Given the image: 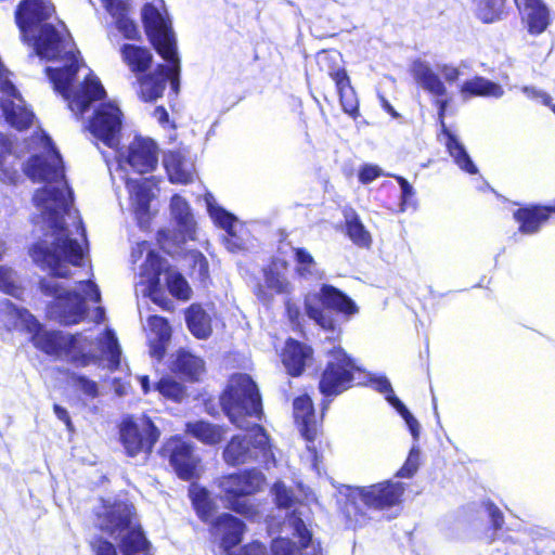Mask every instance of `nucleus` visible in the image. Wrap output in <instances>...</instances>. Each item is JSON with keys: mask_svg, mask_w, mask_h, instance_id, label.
<instances>
[{"mask_svg": "<svg viewBox=\"0 0 555 555\" xmlns=\"http://www.w3.org/2000/svg\"><path fill=\"white\" fill-rule=\"evenodd\" d=\"M166 450L170 452V464L177 475L185 480L193 478L198 461L193 454L192 446L176 439L167 443Z\"/></svg>", "mask_w": 555, "mask_h": 555, "instance_id": "19", "label": "nucleus"}, {"mask_svg": "<svg viewBox=\"0 0 555 555\" xmlns=\"http://www.w3.org/2000/svg\"><path fill=\"white\" fill-rule=\"evenodd\" d=\"M198 260H199V268H201V271H204L207 269V262L205 260V258L202 256V255H198Z\"/></svg>", "mask_w": 555, "mask_h": 555, "instance_id": "64", "label": "nucleus"}, {"mask_svg": "<svg viewBox=\"0 0 555 555\" xmlns=\"http://www.w3.org/2000/svg\"><path fill=\"white\" fill-rule=\"evenodd\" d=\"M401 188V198L403 203H406L410 197L414 195L413 186L401 176H392Z\"/></svg>", "mask_w": 555, "mask_h": 555, "instance_id": "55", "label": "nucleus"}, {"mask_svg": "<svg viewBox=\"0 0 555 555\" xmlns=\"http://www.w3.org/2000/svg\"><path fill=\"white\" fill-rule=\"evenodd\" d=\"M126 185L129 191L131 205L137 212L145 214L150 208L153 189L156 186L152 178H127Z\"/></svg>", "mask_w": 555, "mask_h": 555, "instance_id": "26", "label": "nucleus"}, {"mask_svg": "<svg viewBox=\"0 0 555 555\" xmlns=\"http://www.w3.org/2000/svg\"><path fill=\"white\" fill-rule=\"evenodd\" d=\"M551 208L533 206L520 208L515 211L514 218L520 224L519 231L524 234H532L548 219Z\"/></svg>", "mask_w": 555, "mask_h": 555, "instance_id": "31", "label": "nucleus"}, {"mask_svg": "<svg viewBox=\"0 0 555 555\" xmlns=\"http://www.w3.org/2000/svg\"><path fill=\"white\" fill-rule=\"evenodd\" d=\"M104 320V309L99 307L96 309V313H95V321L98 323L102 322Z\"/></svg>", "mask_w": 555, "mask_h": 555, "instance_id": "63", "label": "nucleus"}, {"mask_svg": "<svg viewBox=\"0 0 555 555\" xmlns=\"http://www.w3.org/2000/svg\"><path fill=\"white\" fill-rule=\"evenodd\" d=\"M410 72L416 85L433 96H444L448 94L447 87L429 62L415 60L411 65Z\"/></svg>", "mask_w": 555, "mask_h": 555, "instance_id": "21", "label": "nucleus"}, {"mask_svg": "<svg viewBox=\"0 0 555 555\" xmlns=\"http://www.w3.org/2000/svg\"><path fill=\"white\" fill-rule=\"evenodd\" d=\"M114 391L117 396L121 397L125 396L128 392L129 384L128 383H121L118 379H114L113 382Z\"/></svg>", "mask_w": 555, "mask_h": 555, "instance_id": "59", "label": "nucleus"}, {"mask_svg": "<svg viewBox=\"0 0 555 555\" xmlns=\"http://www.w3.org/2000/svg\"><path fill=\"white\" fill-rule=\"evenodd\" d=\"M318 64L335 81L344 111L348 114L354 113L358 102L349 78L341 67V55L337 51H324L318 55Z\"/></svg>", "mask_w": 555, "mask_h": 555, "instance_id": "15", "label": "nucleus"}, {"mask_svg": "<svg viewBox=\"0 0 555 555\" xmlns=\"http://www.w3.org/2000/svg\"><path fill=\"white\" fill-rule=\"evenodd\" d=\"M99 527L102 531L120 539L119 547L122 555H151L150 543L134 520L131 505H113L99 517Z\"/></svg>", "mask_w": 555, "mask_h": 555, "instance_id": "6", "label": "nucleus"}, {"mask_svg": "<svg viewBox=\"0 0 555 555\" xmlns=\"http://www.w3.org/2000/svg\"><path fill=\"white\" fill-rule=\"evenodd\" d=\"M144 251H146V258L141 266L140 275L145 279L150 288H155L159 284V275L166 269V261L158 254L150 249L147 242L139 243L132 250L133 261H137V258L141 257Z\"/></svg>", "mask_w": 555, "mask_h": 555, "instance_id": "22", "label": "nucleus"}, {"mask_svg": "<svg viewBox=\"0 0 555 555\" xmlns=\"http://www.w3.org/2000/svg\"><path fill=\"white\" fill-rule=\"evenodd\" d=\"M154 116L158 119V121H159L160 124H164V122L168 121V113H167V111H166L164 107H162V106H159V107L155 108V111H154Z\"/></svg>", "mask_w": 555, "mask_h": 555, "instance_id": "60", "label": "nucleus"}, {"mask_svg": "<svg viewBox=\"0 0 555 555\" xmlns=\"http://www.w3.org/2000/svg\"><path fill=\"white\" fill-rule=\"evenodd\" d=\"M27 40H34L36 54L41 59L66 62L63 68L47 67L46 70L54 90L68 101L72 112L83 114L95 101L105 95L103 86L89 73L86 74L80 87L70 93L69 88L79 70V64L74 42L63 23L59 27L44 23L35 31V37Z\"/></svg>", "mask_w": 555, "mask_h": 555, "instance_id": "3", "label": "nucleus"}, {"mask_svg": "<svg viewBox=\"0 0 555 555\" xmlns=\"http://www.w3.org/2000/svg\"><path fill=\"white\" fill-rule=\"evenodd\" d=\"M518 10L530 35H540L547 28L551 16L548 8L543 0L534 4L521 7V9Z\"/></svg>", "mask_w": 555, "mask_h": 555, "instance_id": "29", "label": "nucleus"}, {"mask_svg": "<svg viewBox=\"0 0 555 555\" xmlns=\"http://www.w3.org/2000/svg\"><path fill=\"white\" fill-rule=\"evenodd\" d=\"M347 235L359 247H370L372 237L353 209L344 210Z\"/></svg>", "mask_w": 555, "mask_h": 555, "instance_id": "38", "label": "nucleus"}, {"mask_svg": "<svg viewBox=\"0 0 555 555\" xmlns=\"http://www.w3.org/2000/svg\"><path fill=\"white\" fill-rule=\"evenodd\" d=\"M244 524L230 514L220 515L212 524L214 534L220 538L221 545L229 550L242 541Z\"/></svg>", "mask_w": 555, "mask_h": 555, "instance_id": "24", "label": "nucleus"}, {"mask_svg": "<svg viewBox=\"0 0 555 555\" xmlns=\"http://www.w3.org/2000/svg\"><path fill=\"white\" fill-rule=\"evenodd\" d=\"M34 333V345L48 354L65 357L68 361L78 366L101 364L106 361L105 366L115 370L120 363L121 350L115 334L107 330L98 341V351H93V344L83 335H70L62 332L41 331L40 324Z\"/></svg>", "mask_w": 555, "mask_h": 555, "instance_id": "5", "label": "nucleus"}, {"mask_svg": "<svg viewBox=\"0 0 555 555\" xmlns=\"http://www.w3.org/2000/svg\"><path fill=\"white\" fill-rule=\"evenodd\" d=\"M142 18L152 44L168 63L167 67L158 65L153 73L139 77L141 98L144 101H155L163 95L168 81L171 90L178 93L180 59L170 22L160 10L151 3H146L142 9Z\"/></svg>", "mask_w": 555, "mask_h": 555, "instance_id": "4", "label": "nucleus"}, {"mask_svg": "<svg viewBox=\"0 0 555 555\" xmlns=\"http://www.w3.org/2000/svg\"><path fill=\"white\" fill-rule=\"evenodd\" d=\"M54 9L47 0H24L15 12V21L23 39L35 37V31L48 20Z\"/></svg>", "mask_w": 555, "mask_h": 555, "instance_id": "17", "label": "nucleus"}, {"mask_svg": "<svg viewBox=\"0 0 555 555\" xmlns=\"http://www.w3.org/2000/svg\"><path fill=\"white\" fill-rule=\"evenodd\" d=\"M156 389L164 396L175 401H180L185 396L184 387L171 377L162 378L156 384Z\"/></svg>", "mask_w": 555, "mask_h": 555, "instance_id": "46", "label": "nucleus"}, {"mask_svg": "<svg viewBox=\"0 0 555 555\" xmlns=\"http://www.w3.org/2000/svg\"><path fill=\"white\" fill-rule=\"evenodd\" d=\"M371 383L376 390L386 395L387 401L390 402L404 418L413 438L416 440L420 435V424L405 405L393 395L389 380L386 377H374L371 379Z\"/></svg>", "mask_w": 555, "mask_h": 555, "instance_id": "30", "label": "nucleus"}, {"mask_svg": "<svg viewBox=\"0 0 555 555\" xmlns=\"http://www.w3.org/2000/svg\"><path fill=\"white\" fill-rule=\"evenodd\" d=\"M115 150L120 168L128 165L141 175L154 170L158 163V149L151 139L137 137L128 147Z\"/></svg>", "mask_w": 555, "mask_h": 555, "instance_id": "14", "label": "nucleus"}, {"mask_svg": "<svg viewBox=\"0 0 555 555\" xmlns=\"http://www.w3.org/2000/svg\"><path fill=\"white\" fill-rule=\"evenodd\" d=\"M522 92L526 93L528 98L541 101L542 104L551 106L552 99L547 93L531 87H524Z\"/></svg>", "mask_w": 555, "mask_h": 555, "instance_id": "52", "label": "nucleus"}, {"mask_svg": "<svg viewBox=\"0 0 555 555\" xmlns=\"http://www.w3.org/2000/svg\"><path fill=\"white\" fill-rule=\"evenodd\" d=\"M164 344L165 343H159V340L157 341V344H155L153 346V349H152V353L154 357L160 359L165 352V348H164Z\"/></svg>", "mask_w": 555, "mask_h": 555, "instance_id": "61", "label": "nucleus"}, {"mask_svg": "<svg viewBox=\"0 0 555 555\" xmlns=\"http://www.w3.org/2000/svg\"><path fill=\"white\" fill-rule=\"evenodd\" d=\"M438 69L441 72L446 81L448 82L456 81L461 74L457 67L450 64L438 65Z\"/></svg>", "mask_w": 555, "mask_h": 555, "instance_id": "54", "label": "nucleus"}, {"mask_svg": "<svg viewBox=\"0 0 555 555\" xmlns=\"http://www.w3.org/2000/svg\"><path fill=\"white\" fill-rule=\"evenodd\" d=\"M267 289L274 294L287 295L291 294L293 287L284 274L278 272L273 267H269L263 270V284H259L256 289L257 297L264 304L272 300V294Z\"/></svg>", "mask_w": 555, "mask_h": 555, "instance_id": "27", "label": "nucleus"}, {"mask_svg": "<svg viewBox=\"0 0 555 555\" xmlns=\"http://www.w3.org/2000/svg\"><path fill=\"white\" fill-rule=\"evenodd\" d=\"M53 410H54V413L56 415V417L64 422L66 427L72 430L73 429V423H72V420L69 417V414L67 412V410L59 404H54L53 406Z\"/></svg>", "mask_w": 555, "mask_h": 555, "instance_id": "58", "label": "nucleus"}, {"mask_svg": "<svg viewBox=\"0 0 555 555\" xmlns=\"http://www.w3.org/2000/svg\"><path fill=\"white\" fill-rule=\"evenodd\" d=\"M173 369L190 380H198L205 372L204 361L184 350L177 353Z\"/></svg>", "mask_w": 555, "mask_h": 555, "instance_id": "37", "label": "nucleus"}, {"mask_svg": "<svg viewBox=\"0 0 555 555\" xmlns=\"http://www.w3.org/2000/svg\"><path fill=\"white\" fill-rule=\"evenodd\" d=\"M506 0H476L477 15L485 23L499 20L504 13Z\"/></svg>", "mask_w": 555, "mask_h": 555, "instance_id": "43", "label": "nucleus"}, {"mask_svg": "<svg viewBox=\"0 0 555 555\" xmlns=\"http://www.w3.org/2000/svg\"><path fill=\"white\" fill-rule=\"evenodd\" d=\"M383 175L382 169L376 165H365L359 172V180L362 183H370Z\"/></svg>", "mask_w": 555, "mask_h": 555, "instance_id": "51", "label": "nucleus"}, {"mask_svg": "<svg viewBox=\"0 0 555 555\" xmlns=\"http://www.w3.org/2000/svg\"><path fill=\"white\" fill-rule=\"evenodd\" d=\"M186 430L201 442L210 446L219 443L227 433V429L223 426L205 421L189 423L186 425Z\"/></svg>", "mask_w": 555, "mask_h": 555, "instance_id": "36", "label": "nucleus"}, {"mask_svg": "<svg viewBox=\"0 0 555 555\" xmlns=\"http://www.w3.org/2000/svg\"><path fill=\"white\" fill-rule=\"evenodd\" d=\"M285 307H286V312H287L289 321L293 324H299V319H300L299 307L295 302H292L291 300H287L285 302Z\"/></svg>", "mask_w": 555, "mask_h": 555, "instance_id": "57", "label": "nucleus"}, {"mask_svg": "<svg viewBox=\"0 0 555 555\" xmlns=\"http://www.w3.org/2000/svg\"><path fill=\"white\" fill-rule=\"evenodd\" d=\"M29 154L24 164L25 175L43 186L35 191L33 223L42 233L29 249L34 262L51 275L40 281L41 292L54 300L49 307L52 319L76 324L87 314L86 301L100 302L101 293L91 281H80L67 291L55 278H66L81 266L85 257L86 231L77 210L72 209L73 193L65 179L63 160L51 139L37 131L30 140L13 144L0 133V180L15 183L17 160Z\"/></svg>", "mask_w": 555, "mask_h": 555, "instance_id": "1", "label": "nucleus"}, {"mask_svg": "<svg viewBox=\"0 0 555 555\" xmlns=\"http://www.w3.org/2000/svg\"><path fill=\"white\" fill-rule=\"evenodd\" d=\"M463 98L466 96H491L501 98L504 94L503 88L485 77H474L473 79L466 80L460 89Z\"/></svg>", "mask_w": 555, "mask_h": 555, "instance_id": "34", "label": "nucleus"}, {"mask_svg": "<svg viewBox=\"0 0 555 555\" xmlns=\"http://www.w3.org/2000/svg\"><path fill=\"white\" fill-rule=\"evenodd\" d=\"M273 493L275 495L276 504L280 508L286 511L292 509L286 514L285 526L293 529L295 537H300L304 541L306 538L310 539V530L304 519L308 518V507L299 502L293 494L292 490L287 489L283 482H275L273 486Z\"/></svg>", "mask_w": 555, "mask_h": 555, "instance_id": "16", "label": "nucleus"}, {"mask_svg": "<svg viewBox=\"0 0 555 555\" xmlns=\"http://www.w3.org/2000/svg\"><path fill=\"white\" fill-rule=\"evenodd\" d=\"M141 387L144 391V393H147L150 391V384H149V377L147 376H141L140 377Z\"/></svg>", "mask_w": 555, "mask_h": 555, "instance_id": "62", "label": "nucleus"}, {"mask_svg": "<svg viewBox=\"0 0 555 555\" xmlns=\"http://www.w3.org/2000/svg\"><path fill=\"white\" fill-rule=\"evenodd\" d=\"M300 541L301 550L299 551L295 544L285 538H278L272 541L271 550L273 555H323V550L318 541L306 538L305 543L300 537H297Z\"/></svg>", "mask_w": 555, "mask_h": 555, "instance_id": "32", "label": "nucleus"}, {"mask_svg": "<svg viewBox=\"0 0 555 555\" xmlns=\"http://www.w3.org/2000/svg\"><path fill=\"white\" fill-rule=\"evenodd\" d=\"M93 550L96 555H117L115 546L105 540H98L93 543Z\"/></svg>", "mask_w": 555, "mask_h": 555, "instance_id": "53", "label": "nucleus"}, {"mask_svg": "<svg viewBox=\"0 0 555 555\" xmlns=\"http://www.w3.org/2000/svg\"><path fill=\"white\" fill-rule=\"evenodd\" d=\"M418 465L420 450L416 446H413L404 465L401 467L397 475L402 478H410L416 473Z\"/></svg>", "mask_w": 555, "mask_h": 555, "instance_id": "50", "label": "nucleus"}, {"mask_svg": "<svg viewBox=\"0 0 555 555\" xmlns=\"http://www.w3.org/2000/svg\"><path fill=\"white\" fill-rule=\"evenodd\" d=\"M306 314L324 330H335V320L331 310L352 315L358 307L351 298L332 285L324 284L319 293H309L305 297Z\"/></svg>", "mask_w": 555, "mask_h": 555, "instance_id": "7", "label": "nucleus"}, {"mask_svg": "<svg viewBox=\"0 0 555 555\" xmlns=\"http://www.w3.org/2000/svg\"><path fill=\"white\" fill-rule=\"evenodd\" d=\"M311 356V348L298 341L288 340L283 350L282 361L291 375L298 376L302 373Z\"/></svg>", "mask_w": 555, "mask_h": 555, "instance_id": "28", "label": "nucleus"}, {"mask_svg": "<svg viewBox=\"0 0 555 555\" xmlns=\"http://www.w3.org/2000/svg\"><path fill=\"white\" fill-rule=\"evenodd\" d=\"M294 416L296 422L301 425L302 435L308 440H312L317 431V425L312 401L308 396L298 397L294 400Z\"/></svg>", "mask_w": 555, "mask_h": 555, "instance_id": "33", "label": "nucleus"}, {"mask_svg": "<svg viewBox=\"0 0 555 555\" xmlns=\"http://www.w3.org/2000/svg\"><path fill=\"white\" fill-rule=\"evenodd\" d=\"M171 212L173 218L177 220L180 230L185 234L191 236L194 230V219L192 214L190 212V207L188 203L179 195H175L171 198L170 203Z\"/></svg>", "mask_w": 555, "mask_h": 555, "instance_id": "42", "label": "nucleus"}, {"mask_svg": "<svg viewBox=\"0 0 555 555\" xmlns=\"http://www.w3.org/2000/svg\"><path fill=\"white\" fill-rule=\"evenodd\" d=\"M164 166L172 183L186 184L193 181L194 164L181 152H168L164 155Z\"/></svg>", "mask_w": 555, "mask_h": 555, "instance_id": "25", "label": "nucleus"}, {"mask_svg": "<svg viewBox=\"0 0 555 555\" xmlns=\"http://www.w3.org/2000/svg\"><path fill=\"white\" fill-rule=\"evenodd\" d=\"M70 383L75 389L83 393L86 397L90 399H94L99 396V386L98 384L89 379L88 377L79 374L70 375Z\"/></svg>", "mask_w": 555, "mask_h": 555, "instance_id": "48", "label": "nucleus"}, {"mask_svg": "<svg viewBox=\"0 0 555 555\" xmlns=\"http://www.w3.org/2000/svg\"><path fill=\"white\" fill-rule=\"evenodd\" d=\"M296 273L305 280H322L323 272L312 255L305 248H294Z\"/></svg>", "mask_w": 555, "mask_h": 555, "instance_id": "40", "label": "nucleus"}, {"mask_svg": "<svg viewBox=\"0 0 555 555\" xmlns=\"http://www.w3.org/2000/svg\"><path fill=\"white\" fill-rule=\"evenodd\" d=\"M186 324L197 338H207L211 333L210 317L199 305H192L186 311Z\"/></svg>", "mask_w": 555, "mask_h": 555, "instance_id": "39", "label": "nucleus"}, {"mask_svg": "<svg viewBox=\"0 0 555 555\" xmlns=\"http://www.w3.org/2000/svg\"><path fill=\"white\" fill-rule=\"evenodd\" d=\"M124 61L128 64L132 72H144L152 62V53L145 49L134 44H125L121 48Z\"/></svg>", "mask_w": 555, "mask_h": 555, "instance_id": "41", "label": "nucleus"}, {"mask_svg": "<svg viewBox=\"0 0 555 555\" xmlns=\"http://www.w3.org/2000/svg\"><path fill=\"white\" fill-rule=\"evenodd\" d=\"M205 202L210 218L227 232L223 236V244L227 249L232 253L240 250L242 248V240L233 232V223L236 221L235 217L218 206L211 194H206Z\"/></svg>", "mask_w": 555, "mask_h": 555, "instance_id": "20", "label": "nucleus"}, {"mask_svg": "<svg viewBox=\"0 0 555 555\" xmlns=\"http://www.w3.org/2000/svg\"><path fill=\"white\" fill-rule=\"evenodd\" d=\"M166 282L169 292L177 298L186 300L191 296V288L185 279L178 272L166 271Z\"/></svg>", "mask_w": 555, "mask_h": 555, "instance_id": "45", "label": "nucleus"}, {"mask_svg": "<svg viewBox=\"0 0 555 555\" xmlns=\"http://www.w3.org/2000/svg\"><path fill=\"white\" fill-rule=\"evenodd\" d=\"M121 444L129 456L150 454L159 438V431L145 416L127 417L119 427Z\"/></svg>", "mask_w": 555, "mask_h": 555, "instance_id": "11", "label": "nucleus"}, {"mask_svg": "<svg viewBox=\"0 0 555 555\" xmlns=\"http://www.w3.org/2000/svg\"><path fill=\"white\" fill-rule=\"evenodd\" d=\"M223 412L230 422L248 433L234 436L223 451V459L230 465H240L266 456L269 439L264 429L253 418L259 420L262 413L261 398L254 380L246 374L233 375L220 397Z\"/></svg>", "mask_w": 555, "mask_h": 555, "instance_id": "2", "label": "nucleus"}, {"mask_svg": "<svg viewBox=\"0 0 555 555\" xmlns=\"http://www.w3.org/2000/svg\"><path fill=\"white\" fill-rule=\"evenodd\" d=\"M0 326L11 331L15 328H25L36 331L37 320L25 309L17 308L10 300L0 301Z\"/></svg>", "mask_w": 555, "mask_h": 555, "instance_id": "23", "label": "nucleus"}, {"mask_svg": "<svg viewBox=\"0 0 555 555\" xmlns=\"http://www.w3.org/2000/svg\"><path fill=\"white\" fill-rule=\"evenodd\" d=\"M326 352L328 361L322 373L319 388L326 397L337 396L352 385L356 379L354 374L360 370L340 346L333 345Z\"/></svg>", "mask_w": 555, "mask_h": 555, "instance_id": "9", "label": "nucleus"}, {"mask_svg": "<svg viewBox=\"0 0 555 555\" xmlns=\"http://www.w3.org/2000/svg\"><path fill=\"white\" fill-rule=\"evenodd\" d=\"M401 482L385 481L369 487H347L346 498L354 514L360 505L373 509H384L397 505L403 494Z\"/></svg>", "mask_w": 555, "mask_h": 555, "instance_id": "10", "label": "nucleus"}, {"mask_svg": "<svg viewBox=\"0 0 555 555\" xmlns=\"http://www.w3.org/2000/svg\"><path fill=\"white\" fill-rule=\"evenodd\" d=\"M488 513L491 517V521L495 530L501 529L504 524V517L502 512L493 504L488 507Z\"/></svg>", "mask_w": 555, "mask_h": 555, "instance_id": "56", "label": "nucleus"}, {"mask_svg": "<svg viewBox=\"0 0 555 555\" xmlns=\"http://www.w3.org/2000/svg\"><path fill=\"white\" fill-rule=\"evenodd\" d=\"M107 12L117 17L116 26L127 39H137L139 30L137 25L125 16L127 4L125 0H102Z\"/></svg>", "mask_w": 555, "mask_h": 555, "instance_id": "35", "label": "nucleus"}, {"mask_svg": "<svg viewBox=\"0 0 555 555\" xmlns=\"http://www.w3.org/2000/svg\"><path fill=\"white\" fill-rule=\"evenodd\" d=\"M190 496L199 517L208 520L212 515V505L208 491L204 488L192 486Z\"/></svg>", "mask_w": 555, "mask_h": 555, "instance_id": "44", "label": "nucleus"}, {"mask_svg": "<svg viewBox=\"0 0 555 555\" xmlns=\"http://www.w3.org/2000/svg\"><path fill=\"white\" fill-rule=\"evenodd\" d=\"M434 98V104L437 107L438 119L441 126V132L446 137V145L451 157L454 159L456 165L462 170L472 175L476 173L477 167L475 166L469 155L467 154L465 146L460 142L457 137L453 134L446 126L444 116L447 108L451 102V99H449L447 94L444 96Z\"/></svg>", "mask_w": 555, "mask_h": 555, "instance_id": "18", "label": "nucleus"}, {"mask_svg": "<svg viewBox=\"0 0 555 555\" xmlns=\"http://www.w3.org/2000/svg\"><path fill=\"white\" fill-rule=\"evenodd\" d=\"M122 114L113 103H102L95 109L89 122V130L94 138L111 149L119 144Z\"/></svg>", "mask_w": 555, "mask_h": 555, "instance_id": "13", "label": "nucleus"}, {"mask_svg": "<svg viewBox=\"0 0 555 555\" xmlns=\"http://www.w3.org/2000/svg\"><path fill=\"white\" fill-rule=\"evenodd\" d=\"M151 332L156 335L159 343H166L170 339L171 328L165 318L152 315L149 318Z\"/></svg>", "mask_w": 555, "mask_h": 555, "instance_id": "49", "label": "nucleus"}, {"mask_svg": "<svg viewBox=\"0 0 555 555\" xmlns=\"http://www.w3.org/2000/svg\"><path fill=\"white\" fill-rule=\"evenodd\" d=\"M0 291L15 297H18L21 293L16 273L4 266H0Z\"/></svg>", "mask_w": 555, "mask_h": 555, "instance_id": "47", "label": "nucleus"}, {"mask_svg": "<svg viewBox=\"0 0 555 555\" xmlns=\"http://www.w3.org/2000/svg\"><path fill=\"white\" fill-rule=\"evenodd\" d=\"M8 76L0 72V112L11 127L23 130L33 125L35 114Z\"/></svg>", "mask_w": 555, "mask_h": 555, "instance_id": "12", "label": "nucleus"}, {"mask_svg": "<svg viewBox=\"0 0 555 555\" xmlns=\"http://www.w3.org/2000/svg\"><path fill=\"white\" fill-rule=\"evenodd\" d=\"M263 485L264 476L257 469L225 476L220 480V488L229 507L248 518L258 514L248 496L260 491Z\"/></svg>", "mask_w": 555, "mask_h": 555, "instance_id": "8", "label": "nucleus"}]
</instances>
